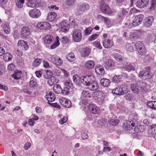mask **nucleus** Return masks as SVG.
I'll return each mask as SVG.
<instances>
[{
  "label": "nucleus",
  "instance_id": "nucleus-20",
  "mask_svg": "<svg viewBox=\"0 0 156 156\" xmlns=\"http://www.w3.org/2000/svg\"><path fill=\"white\" fill-rule=\"evenodd\" d=\"M88 110L93 114H98L100 112V109L94 104H90L88 106Z\"/></svg>",
  "mask_w": 156,
  "mask_h": 156
},
{
  "label": "nucleus",
  "instance_id": "nucleus-16",
  "mask_svg": "<svg viewBox=\"0 0 156 156\" xmlns=\"http://www.w3.org/2000/svg\"><path fill=\"white\" fill-rule=\"evenodd\" d=\"M104 66L108 70H112L114 69V62L110 59H107L104 62Z\"/></svg>",
  "mask_w": 156,
  "mask_h": 156
},
{
  "label": "nucleus",
  "instance_id": "nucleus-56",
  "mask_svg": "<svg viewBox=\"0 0 156 156\" xmlns=\"http://www.w3.org/2000/svg\"><path fill=\"white\" fill-rule=\"evenodd\" d=\"M99 36L98 34H94L90 36L88 38V40L89 41H91L97 39Z\"/></svg>",
  "mask_w": 156,
  "mask_h": 156
},
{
  "label": "nucleus",
  "instance_id": "nucleus-63",
  "mask_svg": "<svg viewBox=\"0 0 156 156\" xmlns=\"http://www.w3.org/2000/svg\"><path fill=\"white\" fill-rule=\"evenodd\" d=\"M26 4L27 6L28 7L32 8L34 7L33 4L32 0H28Z\"/></svg>",
  "mask_w": 156,
  "mask_h": 156
},
{
  "label": "nucleus",
  "instance_id": "nucleus-21",
  "mask_svg": "<svg viewBox=\"0 0 156 156\" xmlns=\"http://www.w3.org/2000/svg\"><path fill=\"white\" fill-rule=\"evenodd\" d=\"M154 21V18L152 16H149L146 18L144 22V26L147 27H150Z\"/></svg>",
  "mask_w": 156,
  "mask_h": 156
},
{
  "label": "nucleus",
  "instance_id": "nucleus-52",
  "mask_svg": "<svg viewBox=\"0 0 156 156\" xmlns=\"http://www.w3.org/2000/svg\"><path fill=\"white\" fill-rule=\"evenodd\" d=\"M119 121L115 119H111L108 120V123L110 125L116 126L118 124Z\"/></svg>",
  "mask_w": 156,
  "mask_h": 156
},
{
  "label": "nucleus",
  "instance_id": "nucleus-62",
  "mask_svg": "<svg viewBox=\"0 0 156 156\" xmlns=\"http://www.w3.org/2000/svg\"><path fill=\"white\" fill-rule=\"evenodd\" d=\"M67 121V118L66 116H64L62 118L60 119L59 121V123L61 124H63L66 123Z\"/></svg>",
  "mask_w": 156,
  "mask_h": 156
},
{
  "label": "nucleus",
  "instance_id": "nucleus-43",
  "mask_svg": "<svg viewBox=\"0 0 156 156\" xmlns=\"http://www.w3.org/2000/svg\"><path fill=\"white\" fill-rule=\"evenodd\" d=\"M66 58L70 62L73 61L75 59V55L73 53H70L67 55Z\"/></svg>",
  "mask_w": 156,
  "mask_h": 156
},
{
  "label": "nucleus",
  "instance_id": "nucleus-31",
  "mask_svg": "<svg viewBox=\"0 0 156 156\" xmlns=\"http://www.w3.org/2000/svg\"><path fill=\"white\" fill-rule=\"evenodd\" d=\"M4 33L6 34H9L10 31V28L8 23H4L1 26Z\"/></svg>",
  "mask_w": 156,
  "mask_h": 156
},
{
  "label": "nucleus",
  "instance_id": "nucleus-2",
  "mask_svg": "<svg viewBox=\"0 0 156 156\" xmlns=\"http://www.w3.org/2000/svg\"><path fill=\"white\" fill-rule=\"evenodd\" d=\"M138 115L136 114L131 115L129 118V122L124 124L123 128L126 130H130L133 129L132 127H134L136 125Z\"/></svg>",
  "mask_w": 156,
  "mask_h": 156
},
{
  "label": "nucleus",
  "instance_id": "nucleus-4",
  "mask_svg": "<svg viewBox=\"0 0 156 156\" xmlns=\"http://www.w3.org/2000/svg\"><path fill=\"white\" fill-rule=\"evenodd\" d=\"M135 47L139 55H144L146 53V49L143 44L140 41L136 42Z\"/></svg>",
  "mask_w": 156,
  "mask_h": 156
},
{
  "label": "nucleus",
  "instance_id": "nucleus-48",
  "mask_svg": "<svg viewBox=\"0 0 156 156\" xmlns=\"http://www.w3.org/2000/svg\"><path fill=\"white\" fill-rule=\"evenodd\" d=\"M56 41L55 43H53L51 46V48L52 49H54L57 47L60 44L59 42V38L58 36H57L56 38Z\"/></svg>",
  "mask_w": 156,
  "mask_h": 156
},
{
  "label": "nucleus",
  "instance_id": "nucleus-32",
  "mask_svg": "<svg viewBox=\"0 0 156 156\" xmlns=\"http://www.w3.org/2000/svg\"><path fill=\"white\" fill-rule=\"evenodd\" d=\"M90 52V50L89 48H84L81 51V55L83 57L87 56L89 55Z\"/></svg>",
  "mask_w": 156,
  "mask_h": 156
},
{
  "label": "nucleus",
  "instance_id": "nucleus-64",
  "mask_svg": "<svg viewBox=\"0 0 156 156\" xmlns=\"http://www.w3.org/2000/svg\"><path fill=\"white\" fill-rule=\"evenodd\" d=\"M61 40L62 43L64 44L67 43L69 42L68 38L65 36L62 37Z\"/></svg>",
  "mask_w": 156,
  "mask_h": 156
},
{
  "label": "nucleus",
  "instance_id": "nucleus-37",
  "mask_svg": "<svg viewBox=\"0 0 156 156\" xmlns=\"http://www.w3.org/2000/svg\"><path fill=\"white\" fill-rule=\"evenodd\" d=\"M64 84L65 86L66 87H67L69 89V92L70 90H72L73 88V84L72 83V81L70 80H67L66 81L65 83Z\"/></svg>",
  "mask_w": 156,
  "mask_h": 156
},
{
  "label": "nucleus",
  "instance_id": "nucleus-17",
  "mask_svg": "<svg viewBox=\"0 0 156 156\" xmlns=\"http://www.w3.org/2000/svg\"><path fill=\"white\" fill-rule=\"evenodd\" d=\"M102 43L104 47L106 48H110L114 45V42L112 40L108 38L104 39Z\"/></svg>",
  "mask_w": 156,
  "mask_h": 156
},
{
  "label": "nucleus",
  "instance_id": "nucleus-47",
  "mask_svg": "<svg viewBox=\"0 0 156 156\" xmlns=\"http://www.w3.org/2000/svg\"><path fill=\"white\" fill-rule=\"evenodd\" d=\"M126 49L127 52H131L133 51L134 48L133 43L127 44L126 45Z\"/></svg>",
  "mask_w": 156,
  "mask_h": 156
},
{
  "label": "nucleus",
  "instance_id": "nucleus-14",
  "mask_svg": "<svg viewBox=\"0 0 156 156\" xmlns=\"http://www.w3.org/2000/svg\"><path fill=\"white\" fill-rule=\"evenodd\" d=\"M36 27L40 29L43 30H49L51 28L50 24L47 22H38L37 24Z\"/></svg>",
  "mask_w": 156,
  "mask_h": 156
},
{
  "label": "nucleus",
  "instance_id": "nucleus-39",
  "mask_svg": "<svg viewBox=\"0 0 156 156\" xmlns=\"http://www.w3.org/2000/svg\"><path fill=\"white\" fill-rule=\"evenodd\" d=\"M145 127L143 125H139L134 128V131L136 133L142 132L144 129Z\"/></svg>",
  "mask_w": 156,
  "mask_h": 156
},
{
  "label": "nucleus",
  "instance_id": "nucleus-57",
  "mask_svg": "<svg viewBox=\"0 0 156 156\" xmlns=\"http://www.w3.org/2000/svg\"><path fill=\"white\" fill-rule=\"evenodd\" d=\"M76 0H67L66 4L69 7L73 6L75 3Z\"/></svg>",
  "mask_w": 156,
  "mask_h": 156
},
{
  "label": "nucleus",
  "instance_id": "nucleus-29",
  "mask_svg": "<svg viewBox=\"0 0 156 156\" xmlns=\"http://www.w3.org/2000/svg\"><path fill=\"white\" fill-rule=\"evenodd\" d=\"M101 85L105 87H108L110 84V80L106 78H102L100 80Z\"/></svg>",
  "mask_w": 156,
  "mask_h": 156
},
{
  "label": "nucleus",
  "instance_id": "nucleus-22",
  "mask_svg": "<svg viewBox=\"0 0 156 156\" xmlns=\"http://www.w3.org/2000/svg\"><path fill=\"white\" fill-rule=\"evenodd\" d=\"M18 44L19 47L23 50H27L29 48L27 43L23 40H19L18 42Z\"/></svg>",
  "mask_w": 156,
  "mask_h": 156
},
{
  "label": "nucleus",
  "instance_id": "nucleus-13",
  "mask_svg": "<svg viewBox=\"0 0 156 156\" xmlns=\"http://www.w3.org/2000/svg\"><path fill=\"white\" fill-rule=\"evenodd\" d=\"M49 59L51 62L56 65L60 66L63 63L62 60L58 56L51 55L50 56Z\"/></svg>",
  "mask_w": 156,
  "mask_h": 156
},
{
  "label": "nucleus",
  "instance_id": "nucleus-26",
  "mask_svg": "<svg viewBox=\"0 0 156 156\" xmlns=\"http://www.w3.org/2000/svg\"><path fill=\"white\" fill-rule=\"evenodd\" d=\"M92 96L94 99L99 100L102 98L103 93L100 91H95L93 92Z\"/></svg>",
  "mask_w": 156,
  "mask_h": 156
},
{
  "label": "nucleus",
  "instance_id": "nucleus-1",
  "mask_svg": "<svg viewBox=\"0 0 156 156\" xmlns=\"http://www.w3.org/2000/svg\"><path fill=\"white\" fill-rule=\"evenodd\" d=\"M146 84L142 81H137L136 84H131L130 88L134 93L138 94L139 92L145 93L147 92Z\"/></svg>",
  "mask_w": 156,
  "mask_h": 156
},
{
  "label": "nucleus",
  "instance_id": "nucleus-55",
  "mask_svg": "<svg viewBox=\"0 0 156 156\" xmlns=\"http://www.w3.org/2000/svg\"><path fill=\"white\" fill-rule=\"evenodd\" d=\"M92 29L91 27H88L86 28L84 30V35L87 36L90 34L91 32Z\"/></svg>",
  "mask_w": 156,
  "mask_h": 156
},
{
  "label": "nucleus",
  "instance_id": "nucleus-60",
  "mask_svg": "<svg viewBox=\"0 0 156 156\" xmlns=\"http://www.w3.org/2000/svg\"><path fill=\"white\" fill-rule=\"evenodd\" d=\"M93 44L95 47L99 49H101L102 48V47L101 45L100 42L98 41H96L94 42Z\"/></svg>",
  "mask_w": 156,
  "mask_h": 156
},
{
  "label": "nucleus",
  "instance_id": "nucleus-36",
  "mask_svg": "<svg viewBox=\"0 0 156 156\" xmlns=\"http://www.w3.org/2000/svg\"><path fill=\"white\" fill-rule=\"evenodd\" d=\"M42 61V59L40 58H36L35 59L32 63V65L34 67H37L39 66Z\"/></svg>",
  "mask_w": 156,
  "mask_h": 156
},
{
  "label": "nucleus",
  "instance_id": "nucleus-6",
  "mask_svg": "<svg viewBox=\"0 0 156 156\" xmlns=\"http://www.w3.org/2000/svg\"><path fill=\"white\" fill-rule=\"evenodd\" d=\"M69 89L67 87H65L62 90L61 86L58 84L55 85L53 87V90L55 93L57 94L62 93L63 95H66L68 94Z\"/></svg>",
  "mask_w": 156,
  "mask_h": 156
},
{
  "label": "nucleus",
  "instance_id": "nucleus-33",
  "mask_svg": "<svg viewBox=\"0 0 156 156\" xmlns=\"http://www.w3.org/2000/svg\"><path fill=\"white\" fill-rule=\"evenodd\" d=\"M44 41L47 44L51 43L54 40L53 37L50 35H46L44 38Z\"/></svg>",
  "mask_w": 156,
  "mask_h": 156
},
{
  "label": "nucleus",
  "instance_id": "nucleus-11",
  "mask_svg": "<svg viewBox=\"0 0 156 156\" xmlns=\"http://www.w3.org/2000/svg\"><path fill=\"white\" fill-rule=\"evenodd\" d=\"M82 80L84 82V84L86 86L89 85L90 83H92L94 80L95 78L94 76L92 75H86L82 76Z\"/></svg>",
  "mask_w": 156,
  "mask_h": 156
},
{
  "label": "nucleus",
  "instance_id": "nucleus-25",
  "mask_svg": "<svg viewBox=\"0 0 156 156\" xmlns=\"http://www.w3.org/2000/svg\"><path fill=\"white\" fill-rule=\"evenodd\" d=\"M95 72L96 73L99 75H102L104 74L105 70L103 67L99 65H98L95 66Z\"/></svg>",
  "mask_w": 156,
  "mask_h": 156
},
{
  "label": "nucleus",
  "instance_id": "nucleus-3",
  "mask_svg": "<svg viewBox=\"0 0 156 156\" xmlns=\"http://www.w3.org/2000/svg\"><path fill=\"white\" fill-rule=\"evenodd\" d=\"M100 8L101 11L104 13L109 15L112 13L109 6L105 0L101 1Z\"/></svg>",
  "mask_w": 156,
  "mask_h": 156
},
{
  "label": "nucleus",
  "instance_id": "nucleus-5",
  "mask_svg": "<svg viewBox=\"0 0 156 156\" xmlns=\"http://www.w3.org/2000/svg\"><path fill=\"white\" fill-rule=\"evenodd\" d=\"M82 38V34L81 31L78 29H75L73 32L72 38L76 42L80 41Z\"/></svg>",
  "mask_w": 156,
  "mask_h": 156
},
{
  "label": "nucleus",
  "instance_id": "nucleus-46",
  "mask_svg": "<svg viewBox=\"0 0 156 156\" xmlns=\"http://www.w3.org/2000/svg\"><path fill=\"white\" fill-rule=\"evenodd\" d=\"M92 96V94L88 91L83 90L82 92V97H83L90 98Z\"/></svg>",
  "mask_w": 156,
  "mask_h": 156
},
{
  "label": "nucleus",
  "instance_id": "nucleus-51",
  "mask_svg": "<svg viewBox=\"0 0 156 156\" xmlns=\"http://www.w3.org/2000/svg\"><path fill=\"white\" fill-rule=\"evenodd\" d=\"M25 0H17L16 2L17 6L19 8H21L23 6Z\"/></svg>",
  "mask_w": 156,
  "mask_h": 156
},
{
  "label": "nucleus",
  "instance_id": "nucleus-34",
  "mask_svg": "<svg viewBox=\"0 0 156 156\" xmlns=\"http://www.w3.org/2000/svg\"><path fill=\"white\" fill-rule=\"evenodd\" d=\"M123 95L128 92L129 91L128 86L126 84H122L120 85Z\"/></svg>",
  "mask_w": 156,
  "mask_h": 156
},
{
  "label": "nucleus",
  "instance_id": "nucleus-7",
  "mask_svg": "<svg viewBox=\"0 0 156 156\" xmlns=\"http://www.w3.org/2000/svg\"><path fill=\"white\" fill-rule=\"evenodd\" d=\"M89 8V5L85 3L79 4L77 8L75 9V12L78 14H81L83 12L88 9Z\"/></svg>",
  "mask_w": 156,
  "mask_h": 156
},
{
  "label": "nucleus",
  "instance_id": "nucleus-23",
  "mask_svg": "<svg viewBox=\"0 0 156 156\" xmlns=\"http://www.w3.org/2000/svg\"><path fill=\"white\" fill-rule=\"evenodd\" d=\"M45 98L48 101V103L50 104H51L50 102L54 101L55 98L54 94L51 92H46Z\"/></svg>",
  "mask_w": 156,
  "mask_h": 156
},
{
  "label": "nucleus",
  "instance_id": "nucleus-58",
  "mask_svg": "<svg viewBox=\"0 0 156 156\" xmlns=\"http://www.w3.org/2000/svg\"><path fill=\"white\" fill-rule=\"evenodd\" d=\"M114 58L116 61L119 62H121L122 60V57L117 54L115 55Z\"/></svg>",
  "mask_w": 156,
  "mask_h": 156
},
{
  "label": "nucleus",
  "instance_id": "nucleus-50",
  "mask_svg": "<svg viewBox=\"0 0 156 156\" xmlns=\"http://www.w3.org/2000/svg\"><path fill=\"white\" fill-rule=\"evenodd\" d=\"M154 34L153 33L148 34L146 37V40L148 42H152Z\"/></svg>",
  "mask_w": 156,
  "mask_h": 156
},
{
  "label": "nucleus",
  "instance_id": "nucleus-10",
  "mask_svg": "<svg viewBox=\"0 0 156 156\" xmlns=\"http://www.w3.org/2000/svg\"><path fill=\"white\" fill-rule=\"evenodd\" d=\"M60 30L61 32L66 33L69 29V25L66 20L62 21L60 24Z\"/></svg>",
  "mask_w": 156,
  "mask_h": 156
},
{
  "label": "nucleus",
  "instance_id": "nucleus-28",
  "mask_svg": "<svg viewBox=\"0 0 156 156\" xmlns=\"http://www.w3.org/2000/svg\"><path fill=\"white\" fill-rule=\"evenodd\" d=\"M94 62L91 60L87 61L84 64V67L88 69H91L94 66Z\"/></svg>",
  "mask_w": 156,
  "mask_h": 156
},
{
  "label": "nucleus",
  "instance_id": "nucleus-24",
  "mask_svg": "<svg viewBox=\"0 0 156 156\" xmlns=\"http://www.w3.org/2000/svg\"><path fill=\"white\" fill-rule=\"evenodd\" d=\"M149 0H139L136 2V5L139 8L145 7L148 4Z\"/></svg>",
  "mask_w": 156,
  "mask_h": 156
},
{
  "label": "nucleus",
  "instance_id": "nucleus-59",
  "mask_svg": "<svg viewBox=\"0 0 156 156\" xmlns=\"http://www.w3.org/2000/svg\"><path fill=\"white\" fill-rule=\"evenodd\" d=\"M124 97L126 100L131 101L133 99V96L131 94L128 93L125 95Z\"/></svg>",
  "mask_w": 156,
  "mask_h": 156
},
{
  "label": "nucleus",
  "instance_id": "nucleus-41",
  "mask_svg": "<svg viewBox=\"0 0 156 156\" xmlns=\"http://www.w3.org/2000/svg\"><path fill=\"white\" fill-rule=\"evenodd\" d=\"M99 18L102 21L104 22L106 24H109L110 23V20L108 18L100 15L99 16Z\"/></svg>",
  "mask_w": 156,
  "mask_h": 156
},
{
  "label": "nucleus",
  "instance_id": "nucleus-42",
  "mask_svg": "<svg viewBox=\"0 0 156 156\" xmlns=\"http://www.w3.org/2000/svg\"><path fill=\"white\" fill-rule=\"evenodd\" d=\"M148 133L151 135L155 134L156 133V125L151 126V128L149 129Z\"/></svg>",
  "mask_w": 156,
  "mask_h": 156
},
{
  "label": "nucleus",
  "instance_id": "nucleus-19",
  "mask_svg": "<svg viewBox=\"0 0 156 156\" xmlns=\"http://www.w3.org/2000/svg\"><path fill=\"white\" fill-rule=\"evenodd\" d=\"M142 32L140 30H136L131 32L130 34V38L133 40L138 39L142 35Z\"/></svg>",
  "mask_w": 156,
  "mask_h": 156
},
{
  "label": "nucleus",
  "instance_id": "nucleus-9",
  "mask_svg": "<svg viewBox=\"0 0 156 156\" xmlns=\"http://www.w3.org/2000/svg\"><path fill=\"white\" fill-rule=\"evenodd\" d=\"M150 69V67H146L144 70L140 71L139 74V77L142 79L145 80L149 78Z\"/></svg>",
  "mask_w": 156,
  "mask_h": 156
},
{
  "label": "nucleus",
  "instance_id": "nucleus-8",
  "mask_svg": "<svg viewBox=\"0 0 156 156\" xmlns=\"http://www.w3.org/2000/svg\"><path fill=\"white\" fill-rule=\"evenodd\" d=\"M144 18V16L142 14L135 16L132 22L133 25L135 27L139 26L142 23Z\"/></svg>",
  "mask_w": 156,
  "mask_h": 156
},
{
  "label": "nucleus",
  "instance_id": "nucleus-12",
  "mask_svg": "<svg viewBox=\"0 0 156 156\" xmlns=\"http://www.w3.org/2000/svg\"><path fill=\"white\" fill-rule=\"evenodd\" d=\"M30 33V30L28 27L24 26L22 28L21 34L23 38H28L29 37Z\"/></svg>",
  "mask_w": 156,
  "mask_h": 156
},
{
  "label": "nucleus",
  "instance_id": "nucleus-30",
  "mask_svg": "<svg viewBox=\"0 0 156 156\" xmlns=\"http://www.w3.org/2000/svg\"><path fill=\"white\" fill-rule=\"evenodd\" d=\"M57 16V14L54 12H51L49 13L47 16V20L50 22H52L54 20Z\"/></svg>",
  "mask_w": 156,
  "mask_h": 156
},
{
  "label": "nucleus",
  "instance_id": "nucleus-44",
  "mask_svg": "<svg viewBox=\"0 0 156 156\" xmlns=\"http://www.w3.org/2000/svg\"><path fill=\"white\" fill-rule=\"evenodd\" d=\"M21 72L16 70L14 72V74L12 75V77H14L15 79L18 80L21 77Z\"/></svg>",
  "mask_w": 156,
  "mask_h": 156
},
{
  "label": "nucleus",
  "instance_id": "nucleus-49",
  "mask_svg": "<svg viewBox=\"0 0 156 156\" xmlns=\"http://www.w3.org/2000/svg\"><path fill=\"white\" fill-rule=\"evenodd\" d=\"M87 131L86 130H82L81 133V136L83 140L87 139L88 136L87 134Z\"/></svg>",
  "mask_w": 156,
  "mask_h": 156
},
{
  "label": "nucleus",
  "instance_id": "nucleus-53",
  "mask_svg": "<svg viewBox=\"0 0 156 156\" xmlns=\"http://www.w3.org/2000/svg\"><path fill=\"white\" fill-rule=\"evenodd\" d=\"M156 101H149L147 102V105L150 108L154 110V107H156L155 105Z\"/></svg>",
  "mask_w": 156,
  "mask_h": 156
},
{
  "label": "nucleus",
  "instance_id": "nucleus-40",
  "mask_svg": "<svg viewBox=\"0 0 156 156\" xmlns=\"http://www.w3.org/2000/svg\"><path fill=\"white\" fill-rule=\"evenodd\" d=\"M12 55L8 52L5 53L3 55V59L7 62L9 61L12 59Z\"/></svg>",
  "mask_w": 156,
  "mask_h": 156
},
{
  "label": "nucleus",
  "instance_id": "nucleus-61",
  "mask_svg": "<svg viewBox=\"0 0 156 156\" xmlns=\"http://www.w3.org/2000/svg\"><path fill=\"white\" fill-rule=\"evenodd\" d=\"M156 6V0H152L151 2V6L150 8V9L152 10L154 9Z\"/></svg>",
  "mask_w": 156,
  "mask_h": 156
},
{
  "label": "nucleus",
  "instance_id": "nucleus-27",
  "mask_svg": "<svg viewBox=\"0 0 156 156\" xmlns=\"http://www.w3.org/2000/svg\"><path fill=\"white\" fill-rule=\"evenodd\" d=\"M89 89L91 90H97L98 87V85L97 82L95 81V80L92 83L87 85Z\"/></svg>",
  "mask_w": 156,
  "mask_h": 156
},
{
  "label": "nucleus",
  "instance_id": "nucleus-15",
  "mask_svg": "<svg viewBox=\"0 0 156 156\" xmlns=\"http://www.w3.org/2000/svg\"><path fill=\"white\" fill-rule=\"evenodd\" d=\"M40 11L37 9L31 10L29 12V16L34 19H37L41 15Z\"/></svg>",
  "mask_w": 156,
  "mask_h": 156
},
{
  "label": "nucleus",
  "instance_id": "nucleus-18",
  "mask_svg": "<svg viewBox=\"0 0 156 156\" xmlns=\"http://www.w3.org/2000/svg\"><path fill=\"white\" fill-rule=\"evenodd\" d=\"M59 102L62 106L67 108H70L71 106V102L69 100L65 98H60Z\"/></svg>",
  "mask_w": 156,
  "mask_h": 156
},
{
  "label": "nucleus",
  "instance_id": "nucleus-35",
  "mask_svg": "<svg viewBox=\"0 0 156 156\" xmlns=\"http://www.w3.org/2000/svg\"><path fill=\"white\" fill-rule=\"evenodd\" d=\"M112 92L117 95H123L120 85L113 89L112 90Z\"/></svg>",
  "mask_w": 156,
  "mask_h": 156
},
{
  "label": "nucleus",
  "instance_id": "nucleus-38",
  "mask_svg": "<svg viewBox=\"0 0 156 156\" xmlns=\"http://www.w3.org/2000/svg\"><path fill=\"white\" fill-rule=\"evenodd\" d=\"M122 76L118 75L114 76L112 78V81L115 83H119L121 81Z\"/></svg>",
  "mask_w": 156,
  "mask_h": 156
},
{
  "label": "nucleus",
  "instance_id": "nucleus-54",
  "mask_svg": "<svg viewBox=\"0 0 156 156\" xmlns=\"http://www.w3.org/2000/svg\"><path fill=\"white\" fill-rule=\"evenodd\" d=\"M34 3V6L35 8H37L41 6V0H35Z\"/></svg>",
  "mask_w": 156,
  "mask_h": 156
},
{
  "label": "nucleus",
  "instance_id": "nucleus-45",
  "mask_svg": "<svg viewBox=\"0 0 156 156\" xmlns=\"http://www.w3.org/2000/svg\"><path fill=\"white\" fill-rule=\"evenodd\" d=\"M123 68L125 69L128 71L131 70H135V67L133 65L130 64H128L127 63H126L125 66H123Z\"/></svg>",
  "mask_w": 156,
  "mask_h": 156
}]
</instances>
